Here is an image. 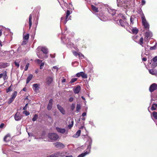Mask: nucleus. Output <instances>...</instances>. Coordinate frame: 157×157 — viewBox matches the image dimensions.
<instances>
[{
  "label": "nucleus",
  "mask_w": 157,
  "mask_h": 157,
  "mask_svg": "<svg viewBox=\"0 0 157 157\" xmlns=\"http://www.w3.org/2000/svg\"><path fill=\"white\" fill-rule=\"evenodd\" d=\"M38 117V115L36 114H35L34 115L32 119V121H36Z\"/></svg>",
  "instance_id": "c9c22d12"
},
{
  "label": "nucleus",
  "mask_w": 157,
  "mask_h": 157,
  "mask_svg": "<svg viewBox=\"0 0 157 157\" xmlns=\"http://www.w3.org/2000/svg\"><path fill=\"white\" fill-rule=\"evenodd\" d=\"M153 60L154 62H156L157 61V56L155 57L153 59Z\"/></svg>",
  "instance_id": "603ef678"
},
{
  "label": "nucleus",
  "mask_w": 157,
  "mask_h": 157,
  "mask_svg": "<svg viewBox=\"0 0 157 157\" xmlns=\"http://www.w3.org/2000/svg\"><path fill=\"white\" fill-rule=\"evenodd\" d=\"M142 23L144 28L146 29H148L149 28V25L146 20L144 14H142L141 16Z\"/></svg>",
  "instance_id": "f03ea898"
},
{
  "label": "nucleus",
  "mask_w": 157,
  "mask_h": 157,
  "mask_svg": "<svg viewBox=\"0 0 157 157\" xmlns=\"http://www.w3.org/2000/svg\"><path fill=\"white\" fill-rule=\"evenodd\" d=\"M12 90L11 88V86H10L6 90V92L8 93V92L11 91Z\"/></svg>",
  "instance_id": "a18cd8bd"
},
{
  "label": "nucleus",
  "mask_w": 157,
  "mask_h": 157,
  "mask_svg": "<svg viewBox=\"0 0 157 157\" xmlns=\"http://www.w3.org/2000/svg\"><path fill=\"white\" fill-rule=\"evenodd\" d=\"M46 84L49 85L52 83L53 81V78L52 77L48 76L46 78Z\"/></svg>",
  "instance_id": "9d476101"
},
{
  "label": "nucleus",
  "mask_w": 157,
  "mask_h": 157,
  "mask_svg": "<svg viewBox=\"0 0 157 157\" xmlns=\"http://www.w3.org/2000/svg\"><path fill=\"white\" fill-rule=\"evenodd\" d=\"M33 75L32 74L29 75L26 80V83L28 84L33 78Z\"/></svg>",
  "instance_id": "a878e982"
},
{
  "label": "nucleus",
  "mask_w": 157,
  "mask_h": 157,
  "mask_svg": "<svg viewBox=\"0 0 157 157\" xmlns=\"http://www.w3.org/2000/svg\"><path fill=\"white\" fill-rule=\"evenodd\" d=\"M92 140H90L89 144L87 148V151H86L84 153H82L81 154L79 155L77 157H84L87 154H89L90 151V149L91 148V145L92 144Z\"/></svg>",
  "instance_id": "f257e3e1"
},
{
  "label": "nucleus",
  "mask_w": 157,
  "mask_h": 157,
  "mask_svg": "<svg viewBox=\"0 0 157 157\" xmlns=\"http://www.w3.org/2000/svg\"><path fill=\"white\" fill-rule=\"evenodd\" d=\"M14 63L15 66H17L18 67H19V63L17 62L16 61H15L14 62Z\"/></svg>",
  "instance_id": "de8ad7c7"
},
{
  "label": "nucleus",
  "mask_w": 157,
  "mask_h": 157,
  "mask_svg": "<svg viewBox=\"0 0 157 157\" xmlns=\"http://www.w3.org/2000/svg\"><path fill=\"white\" fill-rule=\"evenodd\" d=\"M142 60L144 61H146L147 60V58H143L142 59Z\"/></svg>",
  "instance_id": "680f3d73"
},
{
  "label": "nucleus",
  "mask_w": 157,
  "mask_h": 157,
  "mask_svg": "<svg viewBox=\"0 0 157 157\" xmlns=\"http://www.w3.org/2000/svg\"><path fill=\"white\" fill-rule=\"evenodd\" d=\"M48 137L51 140H56L59 138V136L57 134L55 133H50L48 135Z\"/></svg>",
  "instance_id": "7ed1b4c3"
},
{
  "label": "nucleus",
  "mask_w": 157,
  "mask_h": 157,
  "mask_svg": "<svg viewBox=\"0 0 157 157\" xmlns=\"http://www.w3.org/2000/svg\"><path fill=\"white\" fill-rule=\"evenodd\" d=\"M91 7L92 10L96 12H98V8L93 5H91Z\"/></svg>",
  "instance_id": "c756f323"
},
{
  "label": "nucleus",
  "mask_w": 157,
  "mask_h": 157,
  "mask_svg": "<svg viewBox=\"0 0 157 157\" xmlns=\"http://www.w3.org/2000/svg\"><path fill=\"white\" fill-rule=\"evenodd\" d=\"M119 16H121L122 19H123V20L121 19L120 20V24L122 26L124 27L125 25H126V24H128V23H126V21L125 20V17L124 16H122V14H120L119 15Z\"/></svg>",
  "instance_id": "20e7f679"
},
{
  "label": "nucleus",
  "mask_w": 157,
  "mask_h": 157,
  "mask_svg": "<svg viewBox=\"0 0 157 157\" xmlns=\"http://www.w3.org/2000/svg\"><path fill=\"white\" fill-rule=\"evenodd\" d=\"M17 92L16 91H15L12 94L11 97L9 99L8 103L10 104L13 101L15 98H16L17 95Z\"/></svg>",
  "instance_id": "39448f33"
},
{
  "label": "nucleus",
  "mask_w": 157,
  "mask_h": 157,
  "mask_svg": "<svg viewBox=\"0 0 157 157\" xmlns=\"http://www.w3.org/2000/svg\"><path fill=\"white\" fill-rule=\"evenodd\" d=\"M77 78H73L71 79L70 81L71 83H72L75 81H76L77 80Z\"/></svg>",
  "instance_id": "79ce46f5"
},
{
  "label": "nucleus",
  "mask_w": 157,
  "mask_h": 157,
  "mask_svg": "<svg viewBox=\"0 0 157 157\" xmlns=\"http://www.w3.org/2000/svg\"><path fill=\"white\" fill-rule=\"evenodd\" d=\"M149 72L152 75H157V70L154 69H151L149 70Z\"/></svg>",
  "instance_id": "4468645a"
},
{
  "label": "nucleus",
  "mask_w": 157,
  "mask_h": 157,
  "mask_svg": "<svg viewBox=\"0 0 157 157\" xmlns=\"http://www.w3.org/2000/svg\"><path fill=\"white\" fill-rule=\"evenodd\" d=\"M152 36V34L151 33H149V32H146L145 33V36L144 38L145 39L146 37H147V38H150Z\"/></svg>",
  "instance_id": "bb28decb"
},
{
  "label": "nucleus",
  "mask_w": 157,
  "mask_h": 157,
  "mask_svg": "<svg viewBox=\"0 0 157 157\" xmlns=\"http://www.w3.org/2000/svg\"><path fill=\"white\" fill-rule=\"evenodd\" d=\"M141 2H142V4L143 5H144L145 3V1L144 0H142Z\"/></svg>",
  "instance_id": "4d7b16f0"
},
{
  "label": "nucleus",
  "mask_w": 157,
  "mask_h": 157,
  "mask_svg": "<svg viewBox=\"0 0 157 157\" xmlns=\"http://www.w3.org/2000/svg\"><path fill=\"white\" fill-rule=\"evenodd\" d=\"M117 5L118 6H121L123 7L125 9H126L128 8L129 4L127 2L126 3H123L122 5L121 4H120L119 3L120 2V0H117Z\"/></svg>",
  "instance_id": "0eeeda50"
},
{
  "label": "nucleus",
  "mask_w": 157,
  "mask_h": 157,
  "mask_svg": "<svg viewBox=\"0 0 157 157\" xmlns=\"http://www.w3.org/2000/svg\"><path fill=\"white\" fill-rule=\"evenodd\" d=\"M55 147L59 148H62L64 147V145L60 142H57L54 144Z\"/></svg>",
  "instance_id": "1a4fd4ad"
},
{
  "label": "nucleus",
  "mask_w": 157,
  "mask_h": 157,
  "mask_svg": "<svg viewBox=\"0 0 157 157\" xmlns=\"http://www.w3.org/2000/svg\"><path fill=\"white\" fill-rule=\"evenodd\" d=\"M73 98H69V101H70V102H72V101H73Z\"/></svg>",
  "instance_id": "13d9d810"
},
{
  "label": "nucleus",
  "mask_w": 157,
  "mask_h": 157,
  "mask_svg": "<svg viewBox=\"0 0 157 157\" xmlns=\"http://www.w3.org/2000/svg\"><path fill=\"white\" fill-rule=\"evenodd\" d=\"M52 102L53 100L52 99H51L49 101V102L47 106V109L48 110H50L51 109L52 106Z\"/></svg>",
  "instance_id": "2eb2a0df"
},
{
  "label": "nucleus",
  "mask_w": 157,
  "mask_h": 157,
  "mask_svg": "<svg viewBox=\"0 0 157 157\" xmlns=\"http://www.w3.org/2000/svg\"><path fill=\"white\" fill-rule=\"evenodd\" d=\"M7 76L6 72L4 71L2 73L0 74V78H3L4 80H5Z\"/></svg>",
  "instance_id": "aec40b11"
},
{
  "label": "nucleus",
  "mask_w": 157,
  "mask_h": 157,
  "mask_svg": "<svg viewBox=\"0 0 157 157\" xmlns=\"http://www.w3.org/2000/svg\"><path fill=\"white\" fill-rule=\"evenodd\" d=\"M132 31L133 34H136L138 33V30L137 29L134 28L132 30Z\"/></svg>",
  "instance_id": "2f4dec72"
},
{
  "label": "nucleus",
  "mask_w": 157,
  "mask_h": 157,
  "mask_svg": "<svg viewBox=\"0 0 157 157\" xmlns=\"http://www.w3.org/2000/svg\"><path fill=\"white\" fill-rule=\"evenodd\" d=\"M10 140V137L9 135H6L4 138V140L5 141L7 142Z\"/></svg>",
  "instance_id": "393cba45"
},
{
  "label": "nucleus",
  "mask_w": 157,
  "mask_h": 157,
  "mask_svg": "<svg viewBox=\"0 0 157 157\" xmlns=\"http://www.w3.org/2000/svg\"><path fill=\"white\" fill-rule=\"evenodd\" d=\"M40 84L37 83H35L33 85V89L35 91H37L39 89Z\"/></svg>",
  "instance_id": "9b49d317"
},
{
  "label": "nucleus",
  "mask_w": 157,
  "mask_h": 157,
  "mask_svg": "<svg viewBox=\"0 0 157 157\" xmlns=\"http://www.w3.org/2000/svg\"><path fill=\"white\" fill-rule=\"evenodd\" d=\"M157 108V104L154 103L153 104L151 107V109L152 110H155Z\"/></svg>",
  "instance_id": "c85d7f7f"
},
{
  "label": "nucleus",
  "mask_w": 157,
  "mask_h": 157,
  "mask_svg": "<svg viewBox=\"0 0 157 157\" xmlns=\"http://www.w3.org/2000/svg\"><path fill=\"white\" fill-rule=\"evenodd\" d=\"M23 113L25 114L26 116H28L29 114V113L27 111L25 110L23 112Z\"/></svg>",
  "instance_id": "a19ab883"
},
{
  "label": "nucleus",
  "mask_w": 157,
  "mask_h": 157,
  "mask_svg": "<svg viewBox=\"0 0 157 157\" xmlns=\"http://www.w3.org/2000/svg\"><path fill=\"white\" fill-rule=\"evenodd\" d=\"M78 56H79V57L81 59H82V58H81V57H84V56L81 54H78Z\"/></svg>",
  "instance_id": "bf43d9fd"
},
{
  "label": "nucleus",
  "mask_w": 157,
  "mask_h": 157,
  "mask_svg": "<svg viewBox=\"0 0 157 157\" xmlns=\"http://www.w3.org/2000/svg\"><path fill=\"white\" fill-rule=\"evenodd\" d=\"M152 116L154 119H157V112L155 111L153 112Z\"/></svg>",
  "instance_id": "7c9ffc66"
},
{
  "label": "nucleus",
  "mask_w": 157,
  "mask_h": 157,
  "mask_svg": "<svg viewBox=\"0 0 157 157\" xmlns=\"http://www.w3.org/2000/svg\"><path fill=\"white\" fill-rule=\"evenodd\" d=\"M35 61L38 64L41 63L42 61V60H40L39 59H36L35 60Z\"/></svg>",
  "instance_id": "c03bdc74"
},
{
  "label": "nucleus",
  "mask_w": 157,
  "mask_h": 157,
  "mask_svg": "<svg viewBox=\"0 0 157 157\" xmlns=\"http://www.w3.org/2000/svg\"><path fill=\"white\" fill-rule=\"evenodd\" d=\"M157 89V84L155 83L152 84L149 87V91L152 92Z\"/></svg>",
  "instance_id": "6e6552de"
},
{
  "label": "nucleus",
  "mask_w": 157,
  "mask_h": 157,
  "mask_svg": "<svg viewBox=\"0 0 157 157\" xmlns=\"http://www.w3.org/2000/svg\"><path fill=\"white\" fill-rule=\"evenodd\" d=\"M40 50L44 54H46L48 53V49L45 47H41L40 48Z\"/></svg>",
  "instance_id": "a211bd4d"
},
{
  "label": "nucleus",
  "mask_w": 157,
  "mask_h": 157,
  "mask_svg": "<svg viewBox=\"0 0 157 157\" xmlns=\"http://www.w3.org/2000/svg\"><path fill=\"white\" fill-rule=\"evenodd\" d=\"M22 90L24 91H25L26 90V88H23Z\"/></svg>",
  "instance_id": "774afa93"
},
{
  "label": "nucleus",
  "mask_w": 157,
  "mask_h": 157,
  "mask_svg": "<svg viewBox=\"0 0 157 157\" xmlns=\"http://www.w3.org/2000/svg\"><path fill=\"white\" fill-rule=\"evenodd\" d=\"M29 66V63H28L25 66V71H27L28 69V67Z\"/></svg>",
  "instance_id": "49530a36"
},
{
  "label": "nucleus",
  "mask_w": 157,
  "mask_h": 157,
  "mask_svg": "<svg viewBox=\"0 0 157 157\" xmlns=\"http://www.w3.org/2000/svg\"><path fill=\"white\" fill-rule=\"evenodd\" d=\"M28 134L29 136H32L33 135V134L32 133H28Z\"/></svg>",
  "instance_id": "e2e57ef3"
},
{
  "label": "nucleus",
  "mask_w": 157,
  "mask_h": 157,
  "mask_svg": "<svg viewBox=\"0 0 157 157\" xmlns=\"http://www.w3.org/2000/svg\"><path fill=\"white\" fill-rule=\"evenodd\" d=\"M109 12L112 15H114L116 13V10L115 9H109L108 10Z\"/></svg>",
  "instance_id": "b1692460"
},
{
  "label": "nucleus",
  "mask_w": 157,
  "mask_h": 157,
  "mask_svg": "<svg viewBox=\"0 0 157 157\" xmlns=\"http://www.w3.org/2000/svg\"><path fill=\"white\" fill-rule=\"evenodd\" d=\"M81 108V105L80 104H78L77 105L76 109V111L77 112H79V110Z\"/></svg>",
  "instance_id": "f704fd0d"
},
{
  "label": "nucleus",
  "mask_w": 157,
  "mask_h": 157,
  "mask_svg": "<svg viewBox=\"0 0 157 157\" xmlns=\"http://www.w3.org/2000/svg\"><path fill=\"white\" fill-rule=\"evenodd\" d=\"M81 133L80 130H78L76 132V133L73 135V137L75 138H77L80 136Z\"/></svg>",
  "instance_id": "cd10ccee"
},
{
  "label": "nucleus",
  "mask_w": 157,
  "mask_h": 157,
  "mask_svg": "<svg viewBox=\"0 0 157 157\" xmlns=\"http://www.w3.org/2000/svg\"><path fill=\"white\" fill-rule=\"evenodd\" d=\"M73 54L75 56H77V55H78V54H79L78 53L76 52L75 51H73Z\"/></svg>",
  "instance_id": "864d4df0"
},
{
  "label": "nucleus",
  "mask_w": 157,
  "mask_h": 157,
  "mask_svg": "<svg viewBox=\"0 0 157 157\" xmlns=\"http://www.w3.org/2000/svg\"><path fill=\"white\" fill-rule=\"evenodd\" d=\"M56 130L59 132L62 133H64L66 132V130L64 128H56Z\"/></svg>",
  "instance_id": "6ab92c4d"
},
{
  "label": "nucleus",
  "mask_w": 157,
  "mask_h": 157,
  "mask_svg": "<svg viewBox=\"0 0 157 157\" xmlns=\"http://www.w3.org/2000/svg\"><path fill=\"white\" fill-rule=\"evenodd\" d=\"M32 14H30L29 17V29H30L31 27L32 23Z\"/></svg>",
  "instance_id": "5701e85b"
},
{
  "label": "nucleus",
  "mask_w": 157,
  "mask_h": 157,
  "mask_svg": "<svg viewBox=\"0 0 157 157\" xmlns=\"http://www.w3.org/2000/svg\"><path fill=\"white\" fill-rule=\"evenodd\" d=\"M66 81V79H62V82H65Z\"/></svg>",
  "instance_id": "338daca9"
},
{
  "label": "nucleus",
  "mask_w": 157,
  "mask_h": 157,
  "mask_svg": "<svg viewBox=\"0 0 157 157\" xmlns=\"http://www.w3.org/2000/svg\"><path fill=\"white\" fill-rule=\"evenodd\" d=\"M44 62L42 63H41V64L40 65V69H42L43 68V67L44 66Z\"/></svg>",
  "instance_id": "09e8293b"
},
{
  "label": "nucleus",
  "mask_w": 157,
  "mask_h": 157,
  "mask_svg": "<svg viewBox=\"0 0 157 157\" xmlns=\"http://www.w3.org/2000/svg\"><path fill=\"white\" fill-rule=\"evenodd\" d=\"M65 43H67V46L69 48H71L73 45V44L69 41V40L68 39L66 40Z\"/></svg>",
  "instance_id": "4be33fe9"
},
{
  "label": "nucleus",
  "mask_w": 157,
  "mask_h": 157,
  "mask_svg": "<svg viewBox=\"0 0 157 157\" xmlns=\"http://www.w3.org/2000/svg\"><path fill=\"white\" fill-rule=\"evenodd\" d=\"M70 13H70V11L68 10H67V11L65 21H64V22L65 24H66V23L67 21H68V20L69 19L68 18V16L70 14Z\"/></svg>",
  "instance_id": "412c9836"
},
{
  "label": "nucleus",
  "mask_w": 157,
  "mask_h": 157,
  "mask_svg": "<svg viewBox=\"0 0 157 157\" xmlns=\"http://www.w3.org/2000/svg\"><path fill=\"white\" fill-rule=\"evenodd\" d=\"M28 104H27L25 105V106L23 107V110H26L27 109V106Z\"/></svg>",
  "instance_id": "6e6d98bb"
},
{
  "label": "nucleus",
  "mask_w": 157,
  "mask_h": 157,
  "mask_svg": "<svg viewBox=\"0 0 157 157\" xmlns=\"http://www.w3.org/2000/svg\"><path fill=\"white\" fill-rule=\"evenodd\" d=\"M81 72H80L78 73H77L76 74V76L78 77H79L80 76H81Z\"/></svg>",
  "instance_id": "3c124183"
},
{
  "label": "nucleus",
  "mask_w": 157,
  "mask_h": 157,
  "mask_svg": "<svg viewBox=\"0 0 157 157\" xmlns=\"http://www.w3.org/2000/svg\"><path fill=\"white\" fill-rule=\"evenodd\" d=\"M143 44V37H141L140 39V44L141 45H142Z\"/></svg>",
  "instance_id": "ea45409f"
},
{
  "label": "nucleus",
  "mask_w": 157,
  "mask_h": 157,
  "mask_svg": "<svg viewBox=\"0 0 157 157\" xmlns=\"http://www.w3.org/2000/svg\"><path fill=\"white\" fill-rule=\"evenodd\" d=\"M75 104H72L71 106V109L73 110L75 109Z\"/></svg>",
  "instance_id": "37998d69"
},
{
  "label": "nucleus",
  "mask_w": 157,
  "mask_h": 157,
  "mask_svg": "<svg viewBox=\"0 0 157 157\" xmlns=\"http://www.w3.org/2000/svg\"><path fill=\"white\" fill-rule=\"evenodd\" d=\"M59 156H62V155L60 152H58L54 154H52L48 157H57Z\"/></svg>",
  "instance_id": "f3484780"
},
{
  "label": "nucleus",
  "mask_w": 157,
  "mask_h": 157,
  "mask_svg": "<svg viewBox=\"0 0 157 157\" xmlns=\"http://www.w3.org/2000/svg\"><path fill=\"white\" fill-rule=\"evenodd\" d=\"M22 115L19 112H17L14 115V119L16 121L20 120L22 118Z\"/></svg>",
  "instance_id": "423d86ee"
},
{
  "label": "nucleus",
  "mask_w": 157,
  "mask_h": 157,
  "mask_svg": "<svg viewBox=\"0 0 157 157\" xmlns=\"http://www.w3.org/2000/svg\"><path fill=\"white\" fill-rule=\"evenodd\" d=\"M6 66V64L3 63H0V68H5Z\"/></svg>",
  "instance_id": "e433bc0d"
},
{
  "label": "nucleus",
  "mask_w": 157,
  "mask_h": 157,
  "mask_svg": "<svg viewBox=\"0 0 157 157\" xmlns=\"http://www.w3.org/2000/svg\"><path fill=\"white\" fill-rule=\"evenodd\" d=\"M71 124H69L68 125V127L69 128H71L73 126V124H74V121H73V120L71 121Z\"/></svg>",
  "instance_id": "4c0bfd02"
},
{
  "label": "nucleus",
  "mask_w": 157,
  "mask_h": 157,
  "mask_svg": "<svg viewBox=\"0 0 157 157\" xmlns=\"http://www.w3.org/2000/svg\"><path fill=\"white\" fill-rule=\"evenodd\" d=\"M86 115V113L85 112L83 113L82 114V117H84Z\"/></svg>",
  "instance_id": "052dcab7"
},
{
  "label": "nucleus",
  "mask_w": 157,
  "mask_h": 157,
  "mask_svg": "<svg viewBox=\"0 0 157 157\" xmlns=\"http://www.w3.org/2000/svg\"><path fill=\"white\" fill-rule=\"evenodd\" d=\"M155 47H151L150 48V50H152L154 49H155Z\"/></svg>",
  "instance_id": "0e129e2a"
},
{
  "label": "nucleus",
  "mask_w": 157,
  "mask_h": 157,
  "mask_svg": "<svg viewBox=\"0 0 157 157\" xmlns=\"http://www.w3.org/2000/svg\"><path fill=\"white\" fill-rule=\"evenodd\" d=\"M100 19L103 21H105L107 20V18L106 17H101L100 18Z\"/></svg>",
  "instance_id": "58836bf2"
},
{
  "label": "nucleus",
  "mask_w": 157,
  "mask_h": 157,
  "mask_svg": "<svg viewBox=\"0 0 157 157\" xmlns=\"http://www.w3.org/2000/svg\"><path fill=\"white\" fill-rule=\"evenodd\" d=\"M57 107L58 109L60 111L61 113L63 114H65V111L63 108L60 105H57Z\"/></svg>",
  "instance_id": "dca6fc26"
},
{
  "label": "nucleus",
  "mask_w": 157,
  "mask_h": 157,
  "mask_svg": "<svg viewBox=\"0 0 157 157\" xmlns=\"http://www.w3.org/2000/svg\"><path fill=\"white\" fill-rule=\"evenodd\" d=\"M80 90V87L79 86H77L76 87L73 89V90L75 94H77L79 93Z\"/></svg>",
  "instance_id": "ddd939ff"
},
{
  "label": "nucleus",
  "mask_w": 157,
  "mask_h": 157,
  "mask_svg": "<svg viewBox=\"0 0 157 157\" xmlns=\"http://www.w3.org/2000/svg\"><path fill=\"white\" fill-rule=\"evenodd\" d=\"M51 57H52V58H54L55 57V55H52V54H50V55Z\"/></svg>",
  "instance_id": "69168bd1"
},
{
  "label": "nucleus",
  "mask_w": 157,
  "mask_h": 157,
  "mask_svg": "<svg viewBox=\"0 0 157 157\" xmlns=\"http://www.w3.org/2000/svg\"><path fill=\"white\" fill-rule=\"evenodd\" d=\"M29 34H27L26 35H23V39L24 40H28L29 38Z\"/></svg>",
  "instance_id": "72a5a7b5"
},
{
  "label": "nucleus",
  "mask_w": 157,
  "mask_h": 157,
  "mask_svg": "<svg viewBox=\"0 0 157 157\" xmlns=\"http://www.w3.org/2000/svg\"><path fill=\"white\" fill-rule=\"evenodd\" d=\"M58 67H57L56 66H54L53 67V68L52 69V70L53 71L54 69H56V71H57L58 70Z\"/></svg>",
  "instance_id": "8fccbe9b"
},
{
  "label": "nucleus",
  "mask_w": 157,
  "mask_h": 157,
  "mask_svg": "<svg viewBox=\"0 0 157 157\" xmlns=\"http://www.w3.org/2000/svg\"><path fill=\"white\" fill-rule=\"evenodd\" d=\"M81 76L83 78H87V75L84 73L83 72H82Z\"/></svg>",
  "instance_id": "473e14b6"
},
{
  "label": "nucleus",
  "mask_w": 157,
  "mask_h": 157,
  "mask_svg": "<svg viewBox=\"0 0 157 157\" xmlns=\"http://www.w3.org/2000/svg\"><path fill=\"white\" fill-rule=\"evenodd\" d=\"M37 55L38 57L41 59H43L44 58H47L48 57V56L47 55L44 56L42 53H40V52H37Z\"/></svg>",
  "instance_id": "f8f14e48"
},
{
  "label": "nucleus",
  "mask_w": 157,
  "mask_h": 157,
  "mask_svg": "<svg viewBox=\"0 0 157 157\" xmlns=\"http://www.w3.org/2000/svg\"><path fill=\"white\" fill-rule=\"evenodd\" d=\"M4 125H5V124L3 123L1 124L0 125V128H3L4 126Z\"/></svg>",
  "instance_id": "5fc2aeb1"
}]
</instances>
